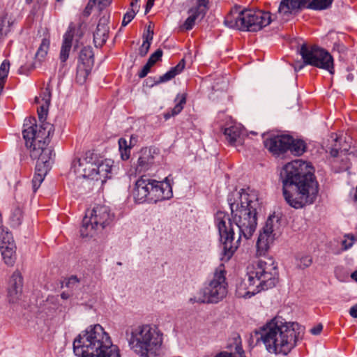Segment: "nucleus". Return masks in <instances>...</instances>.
I'll use <instances>...</instances> for the list:
<instances>
[{
	"instance_id": "obj_1",
	"label": "nucleus",
	"mask_w": 357,
	"mask_h": 357,
	"mask_svg": "<svg viewBox=\"0 0 357 357\" xmlns=\"http://www.w3.org/2000/svg\"><path fill=\"white\" fill-rule=\"evenodd\" d=\"M280 176L283 195L290 206L300 209L315 202L319 185L309 162L299 159L289 162L282 167Z\"/></svg>"
},
{
	"instance_id": "obj_2",
	"label": "nucleus",
	"mask_w": 357,
	"mask_h": 357,
	"mask_svg": "<svg viewBox=\"0 0 357 357\" xmlns=\"http://www.w3.org/2000/svg\"><path fill=\"white\" fill-rule=\"evenodd\" d=\"M52 129V126L47 123L37 126L35 119H26L24 123L22 135L26 146L29 150L31 158L36 160V172L32 179L34 192L51 167L54 156L53 150L49 146Z\"/></svg>"
},
{
	"instance_id": "obj_3",
	"label": "nucleus",
	"mask_w": 357,
	"mask_h": 357,
	"mask_svg": "<svg viewBox=\"0 0 357 357\" xmlns=\"http://www.w3.org/2000/svg\"><path fill=\"white\" fill-rule=\"evenodd\" d=\"M300 325L275 316L255 331L257 342L264 344L271 354L288 355L296 346Z\"/></svg>"
},
{
	"instance_id": "obj_4",
	"label": "nucleus",
	"mask_w": 357,
	"mask_h": 357,
	"mask_svg": "<svg viewBox=\"0 0 357 357\" xmlns=\"http://www.w3.org/2000/svg\"><path fill=\"white\" fill-rule=\"evenodd\" d=\"M233 221L238 228L237 238L238 245L243 238L250 239L257 228V212L255 206L257 194L250 188L234 191L228 195Z\"/></svg>"
},
{
	"instance_id": "obj_5",
	"label": "nucleus",
	"mask_w": 357,
	"mask_h": 357,
	"mask_svg": "<svg viewBox=\"0 0 357 357\" xmlns=\"http://www.w3.org/2000/svg\"><path fill=\"white\" fill-rule=\"evenodd\" d=\"M73 344L77 357H121L119 348L100 324L88 326L76 336Z\"/></svg>"
},
{
	"instance_id": "obj_6",
	"label": "nucleus",
	"mask_w": 357,
	"mask_h": 357,
	"mask_svg": "<svg viewBox=\"0 0 357 357\" xmlns=\"http://www.w3.org/2000/svg\"><path fill=\"white\" fill-rule=\"evenodd\" d=\"M247 283L237 287L238 297L249 298L261 291L275 287L278 279L277 264L271 257L255 261L247 267Z\"/></svg>"
},
{
	"instance_id": "obj_7",
	"label": "nucleus",
	"mask_w": 357,
	"mask_h": 357,
	"mask_svg": "<svg viewBox=\"0 0 357 357\" xmlns=\"http://www.w3.org/2000/svg\"><path fill=\"white\" fill-rule=\"evenodd\" d=\"M126 337L130 349L140 357H158L163 344V333L155 324L129 327Z\"/></svg>"
},
{
	"instance_id": "obj_8",
	"label": "nucleus",
	"mask_w": 357,
	"mask_h": 357,
	"mask_svg": "<svg viewBox=\"0 0 357 357\" xmlns=\"http://www.w3.org/2000/svg\"><path fill=\"white\" fill-rule=\"evenodd\" d=\"M131 195L135 203H157L170 199L173 192L167 177L159 181L142 176L135 182Z\"/></svg>"
},
{
	"instance_id": "obj_9",
	"label": "nucleus",
	"mask_w": 357,
	"mask_h": 357,
	"mask_svg": "<svg viewBox=\"0 0 357 357\" xmlns=\"http://www.w3.org/2000/svg\"><path fill=\"white\" fill-rule=\"evenodd\" d=\"M114 162L110 159H102L96 153L87 151L83 158L78 160V166L75 165V170L91 180L100 181L104 183L112 174Z\"/></svg>"
},
{
	"instance_id": "obj_10",
	"label": "nucleus",
	"mask_w": 357,
	"mask_h": 357,
	"mask_svg": "<svg viewBox=\"0 0 357 357\" xmlns=\"http://www.w3.org/2000/svg\"><path fill=\"white\" fill-rule=\"evenodd\" d=\"M228 284L225 266L222 264L215 270L212 278L202 289L203 297L197 301L190 298L191 303H218L226 297Z\"/></svg>"
},
{
	"instance_id": "obj_11",
	"label": "nucleus",
	"mask_w": 357,
	"mask_h": 357,
	"mask_svg": "<svg viewBox=\"0 0 357 357\" xmlns=\"http://www.w3.org/2000/svg\"><path fill=\"white\" fill-rule=\"evenodd\" d=\"M214 221L222 243L221 260L227 261L238 248V240L235 241L234 226L229 215L222 211L215 213Z\"/></svg>"
},
{
	"instance_id": "obj_12",
	"label": "nucleus",
	"mask_w": 357,
	"mask_h": 357,
	"mask_svg": "<svg viewBox=\"0 0 357 357\" xmlns=\"http://www.w3.org/2000/svg\"><path fill=\"white\" fill-rule=\"evenodd\" d=\"M114 217L109 208L105 205H98L87 211L80 228L81 236H92L99 227L104 228L112 223Z\"/></svg>"
},
{
	"instance_id": "obj_13",
	"label": "nucleus",
	"mask_w": 357,
	"mask_h": 357,
	"mask_svg": "<svg viewBox=\"0 0 357 357\" xmlns=\"http://www.w3.org/2000/svg\"><path fill=\"white\" fill-rule=\"evenodd\" d=\"M300 54L305 65L321 68L331 75L334 74L333 58L325 50L315 45L303 44L300 48Z\"/></svg>"
},
{
	"instance_id": "obj_14",
	"label": "nucleus",
	"mask_w": 357,
	"mask_h": 357,
	"mask_svg": "<svg viewBox=\"0 0 357 357\" xmlns=\"http://www.w3.org/2000/svg\"><path fill=\"white\" fill-rule=\"evenodd\" d=\"M281 222L276 215H270L261 231L257 242V255H264L280 233Z\"/></svg>"
},
{
	"instance_id": "obj_15",
	"label": "nucleus",
	"mask_w": 357,
	"mask_h": 357,
	"mask_svg": "<svg viewBox=\"0 0 357 357\" xmlns=\"http://www.w3.org/2000/svg\"><path fill=\"white\" fill-rule=\"evenodd\" d=\"M213 0H186L188 17L182 28L189 31L195 25L196 21L203 20L212 5Z\"/></svg>"
},
{
	"instance_id": "obj_16",
	"label": "nucleus",
	"mask_w": 357,
	"mask_h": 357,
	"mask_svg": "<svg viewBox=\"0 0 357 357\" xmlns=\"http://www.w3.org/2000/svg\"><path fill=\"white\" fill-rule=\"evenodd\" d=\"M243 31H258L271 22V15L269 12L261 10H244Z\"/></svg>"
},
{
	"instance_id": "obj_17",
	"label": "nucleus",
	"mask_w": 357,
	"mask_h": 357,
	"mask_svg": "<svg viewBox=\"0 0 357 357\" xmlns=\"http://www.w3.org/2000/svg\"><path fill=\"white\" fill-rule=\"evenodd\" d=\"M292 142L291 136L288 135H272L266 137L264 141V146L275 155H280L286 153L289 147V143Z\"/></svg>"
},
{
	"instance_id": "obj_18",
	"label": "nucleus",
	"mask_w": 357,
	"mask_h": 357,
	"mask_svg": "<svg viewBox=\"0 0 357 357\" xmlns=\"http://www.w3.org/2000/svg\"><path fill=\"white\" fill-rule=\"evenodd\" d=\"M93 64V54L92 49L84 47L80 52L77 68V79L79 82H85L91 73Z\"/></svg>"
},
{
	"instance_id": "obj_19",
	"label": "nucleus",
	"mask_w": 357,
	"mask_h": 357,
	"mask_svg": "<svg viewBox=\"0 0 357 357\" xmlns=\"http://www.w3.org/2000/svg\"><path fill=\"white\" fill-rule=\"evenodd\" d=\"M309 0H282L278 10L277 17L287 21L292 15L299 10L307 8Z\"/></svg>"
},
{
	"instance_id": "obj_20",
	"label": "nucleus",
	"mask_w": 357,
	"mask_h": 357,
	"mask_svg": "<svg viewBox=\"0 0 357 357\" xmlns=\"http://www.w3.org/2000/svg\"><path fill=\"white\" fill-rule=\"evenodd\" d=\"M309 0H282L278 10L277 17L287 21L292 15L299 10L307 8Z\"/></svg>"
},
{
	"instance_id": "obj_21",
	"label": "nucleus",
	"mask_w": 357,
	"mask_h": 357,
	"mask_svg": "<svg viewBox=\"0 0 357 357\" xmlns=\"http://www.w3.org/2000/svg\"><path fill=\"white\" fill-rule=\"evenodd\" d=\"M22 287V276L19 271H15L9 279L7 287V296L10 303H14L20 300Z\"/></svg>"
},
{
	"instance_id": "obj_22",
	"label": "nucleus",
	"mask_w": 357,
	"mask_h": 357,
	"mask_svg": "<svg viewBox=\"0 0 357 357\" xmlns=\"http://www.w3.org/2000/svg\"><path fill=\"white\" fill-rule=\"evenodd\" d=\"M224 135L228 143L235 147L242 146L246 137L243 127L236 124L226 128Z\"/></svg>"
},
{
	"instance_id": "obj_23",
	"label": "nucleus",
	"mask_w": 357,
	"mask_h": 357,
	"mask_svg": "<svg viewBox=\"0 0 357 357\" xmlns=\"http://www.w3.org/2000/svg\"><path fill=\"white\" fill-rule=\"evenodd\" d=\"M51 101V90L47 86L43 89L39 96H36L35 102L40 106L37 108V112L40 121H43L47 115L49 106Z\"/></svg>"
},
{
	"instance_id": "obj_24",
	"label": "nucleus",
	"mask_w": 357,
	"mask_h": 357,
	"mask_svg": "<svg viewBox=\"0 0 357 357\" xmlns=\"http://www.w3.org/2000/svg\"><path fill=\"white\" fill-rule=\"evenodd\" d=\"M244 10H240L235 7L231 10L225 18L224 24L229 28L243 31L244 28Z\"/></svg>"
},
{
	"instance_id": "obj_25",
	"label": "nucleus",
	"mask_w": 357,
	"mask_h": 357,
	"mask_svg": "<svg viewBox=\"0 0 357 357\" xmlns=\"http://www.w3.org/2000/svg\"><path fill=\"white\" fill-rule=\"evenodd\" d=\"M155 155H158L156 149H142L137 161L138 167L143 171L149 170L155 163Z\"/></svg>"
},
{
	"instance_id": "obj_26",
	"label": "nucleus",
	"mask_w": 357,
	"mask_h": 357,
	"mask_svg": "<svg viewBox=\"0 0 357 357\" xmlns=\"http://www.w3.org/2000/svg\"><path fill=\"white\" fill-rule=\"evenodd\" d=\"M109 36L108 19H100L96 29L93 33V41L96 47L102 46L107 41Z\"/></svg>"
},
{
	"instance_id": "obj_27",
	"label": "nucleus",
	"mask_w": 357,
	"mask_h": 357,
	"mask_svg": "<svg viewBox=\"0 0 357 357\" xmlns=\"http://www.w3.org/2000/svg\"><path fill=\"white\" fill-rule=\"evenodd\" d=\"M73 31L71 26L70 31H67L63 36V40L61 47L59 59L61 62L64 63L68 59L69 54L72 47V42L73 39V35L72 31Z\"/></svg>"
},
{
	"instance_id": "obj_28",
	"label": "nucleus",
	"mask_w": 357,
	"mask_h": 357,
	"mask_svg": "<svg viewBox=\"0 0 357 357\" xmlns=\"http://www.w3.org/2000/svg\"><path fill=\"white\" fill-rule=\"evenodd\" d=\"M187 95L185 93H178L174 99L175 106L170 111L167 112L164 114L165 119H168L172 116L178 114L183 109L186 103Z\"/></svg>"
},
{
	"instance_id": "obj_29",
	"label": "nucleus",
	"mask_w": 357,
	"mask_h": 357,
	"mask_svg": "<svg viewBox=\"0 0 357 357\" xmlns=\"http://www.w3.org/2000/svg\"><path fill=\"white\" fill-rule=\"evenodd\" d=\"M184 68L185 61L184 59H181L176 66L172 68L166 73L160 76L158 80L155 82V84H160L172 79L177 75L180 74L183 70Z\"/></svg>"
},
{
	"instance_id": "obj_30",
	"label": "nucleus",
	"mask_w": 357,
	"mask_h": 357,
	"mask_svg": "<svg viewBox=\"0 0 357 357\" xmlns=\"http://www.w3.org/2000/svg\"><path fill=\"white\" fill-rule=\"evenodd\" d=\"M0 249L4 262L8 266H12L15 261V244L11 243L8 245H1Z\"/></svg>"
},
{
	"instance_id": "obj_31",
	"label": "nucleus",
	"mask_w": 357,
	"mask_h": 357,
	"mask_svg": "<svg viewBox=\"0 0 357 357\" xmlns=\"http://www.w3.org/2000/svg\"><path fill=\"white\" fill-rule=\"evenodd\" d=\"M291 140L288 151H290L294 155L299 156L305 152L306 144L304 141L294 139L293 137H291Z\"/></svg>"
},
{
	"instance_id": "obj_32",
	"label": "nucleus",
	"mask_w": 357,
	"mask_h": 357,
	"mask_svg": "<svg viewBox=\"0 0 357 357\" xmlns=\"http://www.w3.org/2000/svg\"><path fill=\"white\" fill-rule=\"evenodd\" d=\"M119 150L121 155V158L123 160H127L130 158L131 146L128 144V142L125 138H120L118 141Z\"/></svg>"
},
{
	"instance_id": "obj_33",
	"label": "nucleus",
	"mask_w": 357,
	"mask_h": 357,
	"mask_svg": "<svg viewBox=\"0 0 357 357\" xmlns=\"http://www.w3.org/2000/svg\"><path fill=\"white\" fill-rule=\"evenodd\" d=\"M50 45V41L47 38H43L41 41L40 47H38L36 54V58L40 62H43L47 55Z\"/></svg>"
},
{
	"instance_id": "obj_34",
	"label": "nucleus",
	"mask_w": 357,
	"mask_h": 357,
	"mask_svg": "<svg viewBox=\"0 0 357 357\" xmlns=\"http://www.w3.org/2000/svg\"><path fill=\"white\" fill-rule=\"evenodd\" d=\"M333 0H309L307 8L313 10H324L329 7Z\"/></svg>"
},
{
	"instance_id": "obj_35",
	"label": "nucleus",
	"mask_w": 357,
	"mask_h": 357,
	"mask_svg": "<svg viewBox=\"0 0 357 357\" xmlns=\"http://www.w3.org/2000/svg\"><path fill=\"white\" fill-rule=\"evenodd\" d=\"M10 68V62L4 60L0 66V94L3 91Z\"/></svg>"
},
{
	"instance_id": "obj_36",
	"label": "nucleus",
	"mask_w": 357,
	"mask_h": 357,
	"mask_svg": "<svg viewBox=\"0 0 357 357\" xmlns=\"http://www.w3.org/2000/svg\"><path fill=\"white\" fill-rule=\"evenodd\" d=\"M15 244L11 232L7 229L0 225V246Z\"/></svg>"
},
{
	"instance_id": "obj_37",
	"label": "nucleus",
	"mask_w": 357,
	"mask_h": 357,
	"mask_svg": "<svg viewBox=\"0 0 357 357\" xmlns=\"http://www.w3.org/2000/svg\"><path fill=\"white\" fill-rule=\"evenodd\" d=\"M22 221V211L20 208H15L10 218V225L13 227H19Z\"/></svg>"
},
{
	"instance_id": "obj_38",
	"label": "nucleus",
	"mask_w": 357,
	"mask_h": 357,
	"mask_svg": "<svg viewBox=\"0 0 357 357\" xmlns=\"http://www.w3.org/2000/svg\"><path fill=\"white\" fill-rule=\"evenodd\" d=\"M153 39V33H148L144 37L143 43L139 49V54L142 56H144L149 52Z\"/></svg>"
},
{
	"instance_id": "obj_39",
	"label": "nucleus",
	"mask_w": 357,
	"mask_h": 357,
	"mask_svg": "<svg viewBox=\"0 0 357 357\" xmlns=\"http://www.w3.org/2000/svg\"><path fill=\"white\" fill-rule=\"evenodd\" d=\"M312 263V258L310 255H299L296 257V265L304 269L309 267Z\"/></svg>"
},
{
	"instance_id": "obj_40",
	"label": "nucleus",
	"mask_w": 357,
	"mask_h": 357,
	"mask_svg": "<svg viewBox=\"0 0 357 357\" xmlns=\"http://www.w3.org/2000/svg\"><path fill=\"white\" fill-rule=\"evenodd\" d=\"M136 15V12L133 8H131L130 10H128L126 13L124 15L121 26H127L135 17Z\"/></svg>"
},
{
	"instance_id": "obj_41",
	"label": "nucleus",
	"mask_w": 357,
	"mask_h": 357,
	"mask_svg": "<svg viewBox=\"0 0 357 357\" xmlns=\"http://www.w3.org/2000/svg\"><path fill=\"white\" fill-rule=\"evenodd\" d=\"M154 65V63H149V61L146 62V63L142 69L139 72L138 76L140 78L145 77L147 74L149 73L151 68Z\"/></svg>"
},
{
	"instance_id": "obj_42",
	"label": "nucleus",
	"mask_w": 357,
	"mask_h": 357,
	"mask_svg": "<svg viewBox=\"0 0 357 357\" xmlns=\"http://www.w3.org/2000/svg\"><path fill=\"white\" fill-rule=\"evenodd\" d=\"M354 243V236L353 235H346L345 239L342 241V245L344 250H348Z\"/></svg>"
},
{
	"instance_id": "obj_43",
	"label": "nucleus",
	"mask_w": 357,
	"mask_h": 357,
	"mask_svg": "<svg viewBox=\"0 0 357 357\" xmlns=\"http://www.w3.org/2000/svg\"><path fill=\"white\" fill-rule=\"evenodd\" d=\"M162 56V51L160 49H158L153 54L151 55L149 60V63H155L158 61H159Z\"/></svg>"
},
{
	"instance_id": "obj_44",
	"label": "nucleus",
	"mask_w": 357,
	"mask_h": 357,
	"mask_svg": "<svg viewBox=\"0 0 357 357\" xmlns=\"http://www.w3.org/2000/svg\"><path fill=\"white\" fill-rule=\"evenodd\" d=\"M71 26L73 29V31H72V34L73 35V37L74 36H77L78 38H80L82 36V35H83V32H82V29H81V25H79L78 26H75L73 24H70L69 25L68 31H70V29Z\"/></svg>"
},
{
	"instance_id": "obj_45",
	"label": "nucleus",
	"mask_w": 357,
	"mask_h": 357,
	"mask_svg": "<svg viewBox=\"0 0 357 357\" xmlns=\"http://www.w3.org/2000/svg\"><path fill=\"white\" fill-rule=\"evenodd\" d=\"M238 357H245L243 355V351H238ZM214 357H235V356H234L231 353H229L227 351H222V352L218 354Z\"/></svg>"
},
{
	"instance_id": "obj_46",
	"label": "nucleus",
	"mask_w": 357,
	"mask_h": 357,
	"mask_svg": "<svg viewBox=\"0 0 357 357\" xmlns=\"http://www.w3.org/2000/svg\"><path fill=\"white\" fill-rule=\"evenodd\" d=\"M323 329L321 324H318L310 329V332L313 335H319Z\"/></svg>"
},
{
	"instance_id": "obj_47",
	"label": "nucleus",
	"mask_w": 357,
	"mask_h": 357,
	"mask_svg": "<svg viewBox=\"0 0 357 357\" xmlns=\"http://www.w3.org/2000/svg\"><path fill=\"white\" fill-rule=\"evenodd\" d=\"M5 21L0 19V38L6 35V31L4 29Z\"/></svg>"
},
{
	"instance_id": "obj_48",
	"label": "nucleus",
	"mask_w": 357,
	"mask_h": 357,
	"mask_svg": "<svg viewBox=\"0 0 357 357\" xmlns=\"http://www.w3.org/2000/svg\"><path fill=\"white\" fill-rule=\"evenodd\" d=\"M138 142V137L135 135H132L130 137V141L128 144L131 146V147L135 146Z\"/></svg>"
},
{
	"instance_id": "obj_49",
	"label": "nucleus",
	"mask_w": 357,
	"mask_h": 357,
	"mask_svg": "<svg viewBox=\"0 0 357 357\" xmlns=\"http://www.w3.org/2000/svg\"><path fill=\"white\" fill-rule=\"evenodd\" d=\"M342 165L336 170L337 172H342L344 170H346L348 168V160H342Z\"/></svg>"
},
{
	"instance_id": "obj_50",
	"label": "nucleus",
	"mask_w": 357,
	"mask_h": 357,
	"mask_svg": "<svg viewBox=\"0 0 357 357\" xmlns=\"http://www.w3.org/2000/svg\"><path fill=\"white\" fill-rule=\"evenodd\" d=\"M349 314L351 317L357 318V304L350 308Z\"/></svg>"
},
{
	"instance_id": "obj_51",
	"label": "nucleus",
	"mask_w": 357,
	"mask_h": 357,
	"mask_svg": "<svg viewBox=\"0 0 357 357\" xmlns=\"http://www.w3.org/2000/svg\"><path fill=\"white\" fill-rule=\"evenodd\" d=\"M155 0H148L146 6V13L153 7Z\"/></svg>"
},
{
	"instance_id": "obj_52",
	"label": "nucleus",
	"mask_w": 357,
	"mask_h": 357,
	"mask_svg": "<svg viewBox=\"0 0 357 357\" xmlns=\"http://www.w3.org/2000/svg\"><path fill=\"white\" fill-rule=\"evenodd\" d=\"M93 1L95 3L98 2L99 3V5L105 6L108 5L109 3H110L112 0H93Z\"/></svg>"
},
{
	"instance_id": "obj_53",
	"label": "nucleus",
	"mask_w": 357,
	"mask_h": 357,
	"mask_svg": "<svg viewBox=\"0 0 357 357\" xmlns=\"http://www.w3.org/2000/svg\"><path fill=\"white\" fill-rule=\"evenodd\" d=\"M338 153H339V150H338V149H336V148L331 149V150L330 151L331 155L334 158L337 157Z\"/></svg>"
},
{
	"instance_id": "obj_54",
	"label": "nucleus",
	"mask_w": 357,
	"mask_h": 357,
	"mask_svg": "<svg viewBox=\"0 0 357 357\" xmlns=\"http://www.w3.org/2000/svg\"><path fill=\"white\" fill-rule=\"evenodd\" d=\"M61 297L63 300H66L70 298V294L67 292H62L61 294Z\"/></svg>"
},
{
	"instance_id": "obj_55",
	"label": "nucleus",
	"mask_w": 357,
	"mask_h": 357,
	"mask_svg": "<svg viewBox=\"0 0 357 357\" xmlns=\"http://www.w3.org/2000/svg\"><path fill=\"white\" fill-rule=\"evenodd\" d=\"M351 278L357 282V271H355L354 273L351 275Z\"/></svg>"
},
{
	"instance_id": "obj_56",
	"label": "nucleus",
	"mask_w": 357,
	"mask_h": 357,
	"mask_svg": "<svg viewBox=\"0 0 357 357\" xmlns=\"http://www.w3.org/2000/svg\"><path fill=\"white\" fill-rule=\"evenodd\" d=\"M138 0H135V1H132L131 3H130V6L133 8L135 6H137V3Z\"/></svg>"
},
{
	"instance_id": "obj_57",
	"label": "nucleus",
	"mask_w": 357,
	"mask_h": 357,
	"mask_svg": "<svg viewBox=\"0 0 357 357\" xmlns=\"http://www.w3.org/2000/svg\"><path fill=\"white\" fill-rule=\"evenodd\" d=\"M33 0H26V3H28V4H30L31 3H32Z\"/></svg>"
},
{
	"instance_id": "obj_58",
	"label": "nucleus",
	"mask_w": 357,
	"mask_h": 357,
	"mask_svg": "<svg viewBox=\"0 0 357 357\" xmlns=\"http://www.w3.org/2000/svg\"><path fill=\"white\" fill-rule=\"evenodd\" d=\"M336 162H337V160H333V166L334 167H335V164H336Z\"/></svg>"
},
{
	"instance_id": "obj_59",
	"label": "nucleus",
	"mask_w": 357,
	"mask_h": 357,
	"mask_svg": "<svg viewBox=\"0 0 357 357\" xmlns=\"http://www.w3.org/2000/svg\"><path fill=\"white\" fill-rule=\"evenodd\" d=\"M354 202H355L356 203V204H357V199H354Z\"/></svg>"
},
{
	"instance_id": "obj_60",
	"label": "nucleus",
	"mask_w": 357,
	"mask_h": 357,
	"mask_svg": "<svg viewBox=\"0 0 357 357\" xmlns=\"http://www.w3.org/2000/svg\"><path fill=\"white\" fill-rule=\"evenodd\" d=\"M338 139H339V138H338V137H336V138L335 139V140L336 142H337Z\"/></svg>"
}]
</instances>
